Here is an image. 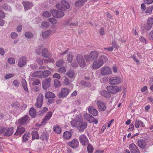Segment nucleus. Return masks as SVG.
<instances>
[{
  "label": "nucleus",
  "instance_id": "f257e3e1",
  "mask_svg": "<svg viewBox=\"0 0 153 153\" xmlns=\"http://www.w3.org/2000/svg\"><path fill=\"white\" fill-rule=\"evenodd\" d=\"M108 60L107 57L105 56L102 55L98 59L95 60L93 63L92 68L94 69H97L102 66L104 63Z\"/></svg>",
  "mask_w": 153,
  "mask_h": 153
},
{
  "label": "nucleus",
  "instance_id": "f03ea898",
  "mask_svg": "<svg viewBox=\"0 0 153 153\" xmlns=\"http://www.w3.org/2000/svg\"><path fill=\"white\" fill-rule=\"evenodd\" d=\"M51 73L50 71L47 70H44L43 71H35L32 74L31 76L38 78H45L48 76Z\"/></svg>",
  "mask_w": 153,
  "mask_h": 153
},
{
  "label": "nucleus",
  "instance_id": "7ed1b4c3",
  "mask_svg": "<svg viewBox=\"0 0 153 153\" xmlns=\"http://www.w3.org/2000/svg\"><path fill=\"white\" fill-rule=\"evenodd\" d=\"M122 81V78L119 76H114L111 78L109 80V83L112 85H118L121 83Z\"/></svg>",
  "mask_w": 153,
  "mask_h": 153
},
{
  "label": "nucleus",
  "instance_id": "20e7f679",
  "mask_svg": "<svg viewBox=\"0 0 153 153\" xmlns=\"http://www.w3.org/2000/svg\"><path fill=\"white\" fill-rule=\"evenodd\" d=\"M76 60L80 66L83 68L85 67L86 64L81 54H78L76 57Z\"/></svg>",
  "mask_w": 153,
  "mask_h": 153
},
{
  "label": "nucleus",
  "instance_id": "39448f33",
  "mask_svg": "<svg viewBox=\"0 0 153 153\" xmlns=\"http://www.w3.org/2000/svg\"><path fill=\"white\" fill-rule=\"evenodd\" d=\"M82 120V118L80 116H76L74 119L72 120L71 123V126L77 128Z\"/></svg>",
  "mask_w": 153,
  "mask_h": 153
},
{
  "label": "nucleus",
  "instance_id": "423d86ee",
  "mask_svg": "<svg viewBox=\"0 0 153 153\" xmlns=\"http://www.w3.org/2000/svg\"><path fill=\"white\" fill-rule=\"evenodd\" d=\"M51 11L54 17L58 18L60 19L64 16V12L61 11L53 9L51 10Z\"/></svg>",
  "mask_w": 153,
  "mask_h": 153
},
{
  "label": "nucleus",
  "instance_id": "0eeeda50",
  "mask_svg": "<svg viewBox=\"0 0 153 153\" xmlns=\"http://www.w3.org/2000/svg\"><path fill=\"white\" fill-rule=\"evenodd\" d=\"M43 95L42 94H40L36 101L35 105L38 108L41 107L43 99Z\"/></svg>",
  "mask_w": 153,
  "mask_h": 153
},
{
  "label": "nucleus",
  "instance_id": "6e6552de",
  "mask_svg": "<svg viewBox=\"0 0 153 153\" xmlns=\"http://www.w3.org/2000/svg\"><path fill=\"white\" fill-rule=\"evenodd\" d=\"M70 90L66 88H62L58 94L59 98H64L66 97L69 94Z\"/></svg>",
  "mask_w": 153,
  "mask_h": 153
},
{
  "label": "nucleus",
  "instance_id": "1a4fd4ad",
  "mask_svg": "<svg viewBox=\"0 0 153 153\" xmlns=\"http://www.w3.org/2000/svg\"><path fill=\"white\" fill-rule=\"evenodd\" d=\"M112 73L111 69L108 66L102 67L101 70V74L102 75L105 76Z\"/></svg>",
  "mask_w": 153,
  "mask_h": 153
},
{
  "label": "nucleus",
  "instance_id": "9d476101",
  "mask_svg": "<svg viewBox=\"0 0 153 153\" xmlns=\"http://www.w3.org/2000/svg\"><path fill=\"white\" fill-rule=\"evenodd\" d=\"M27 59L26 57L22 56L19 58L18 61V65L19 67L22 68L26 64Z\"/></svg>",
  "mask_w": 153,
  "mask_h": 153
},
{
  "label": "nucleus",
  "instance_id": "9b49d317",
  "mask_svg": "<svg viewBox=\"0 0 153 153\" xmlns=\"http://www.w3.org/2000/svg\"><path fill=\"white\" fill-rule=\"evenodd\" d=\"M107 89L109 93H111L113 94H116L121 91L119 87L118 86H109L107 87Z\"/></svg>",
  "mask_w": 153,
  "mask_h": 153
},
{
  "label": "nucleus",
  "instance_id": "f8f14e48",
  "mask_svg": "<svg viewBox=\"0 0 153 153\" xmlns=\"http://www.w3.org/2000/svg\"><path fill=\"white\" fill-rule=\"evenodd\" d=\"M51 80V79L50 77H49L45 79L42 82V87L44 89H46L50 86Z\"/></svg>",
  "mask_w": 153,
  "mask_h": 153
},
{
  "label": "nucleus",
  "instance_id": "ddd939ff",
  "mask_svg": "<svg viewBox=\"0 0 153 153\" xmlns=\"http://www.w3.org/2000/svg\"><path fill=\"white\" fill-rule=\"evenodd\" d=\"M68 144L71 148L76 149L79 146V142L77 139L74 138L71 141L68 142Z\"/></svg>",
  "mask_w": 153,
  "mask_h": 153
},
{
  "label": "nucleus",
  "instance_id": "4468645a",
  "mask_svg": "<svg viewBox=\"0 0 153 153\" xmlns=\"http://www.w3.org/2000/svg\"><path fill=\"white\" fill-rule=\"evenodd\" d=\"M97 103L100 111H104L106 110V105L104 102L99 100L97 101Z\"/></svg>",
  "mask_w": 153,
  "mask_h": 153
},
{
  "label": "nucleus",
  "instance_id": "2eb2a0df",
  "mask_svg": "<svg viewBox=\"0 0 153 153\" xmlns=\"http://www.w3.org/2000/svg\"><path fill=\"white\" fill-rule=\"evenodd\" d=\"M25 128L22 126V125L19 126L17 127L16 131L14 134V135L16 136L20 135L25 131Z\"/></svg>",
  "mask_w": 153,
  "mask_h": 153
},
{
  "label": "nucleus",
  "instance_id": "dca6fc26",
  "mask_svg": "<svg viewBox=\"0 0 153 153\" xmlns=\"http://www.w3.org/2000/svg\"><path fill=\"white\" fill-rule=\"evenodd\" d=\"M79 140L81 143L83 145H87L88 143V138L85 134L80 136Z\"/></svg>",
  "mask_w": 153,
  "mask_h": 153
},
{
  "label": "nucleus",
  "instance_id": "f3484780",
  "mask_svg": "<svg viewBox=\"0 0 153 153\" xmlns=\"http://www.w3.org/2000/svg\"><path fill=\"white\" fill-rule=\"evenodd\" d=\"M22 4L25 11H27L29 9H31L33 6L32 2L27 1H24L22 2Z\"/></svg>",
  "mask_w": 153,
  "mask_h": 153
},
{
  "label": "nucleus",
  "instance_id": "a211bd4d",
  "mask_svg": "<svg viewBox=\"0 0 153 153\" xmlns=\"http://www.w3.org/2000/svg\"><path fill=\"white\" fill-rule=\"evenodd\" d=\"M29 120V117L25 115L18 120V123L20 125H23L26 123Z\"/></svg>",
  "mask_w": 153,
  "mask_h": 153
},
{
  "label": "nucleus",
  "instance_id": "6ab92c4d",
  "mask_svg": "<svg viewBox=\"0 0 153 153\" xmlns=\"http://www.w3.org/2000/svg\"><path fill=\"white\" fill-rule=\"evenodd\" d=\"M52 115V113L51 111L48 112L42 120L41 123L42 124H45L51 118Z\"/></svg>",
  "mask_w": 153,
  "mask_h": 153
},
{
  "label": "nucleus",
  "instance_id": "aec40b11",
  "mask_svg": "<svg viewBox=\"0 0 153 153\" xmlns=\"http://www.w3.org/2000/svg\"><path fill=\"white\" fill-rule=\"evenodd\" d=\"M129 149L131 153H140V152L136 145L132 143L130 145Z\"/></svg>",
  "mask_w": 153,
  "mask_h": 153
},
{
  "label": "nucleus",
  "instance_id": "412c9836",
  "mask_svg": "<svg viewBox=\"0 0 153 153\" xmlns=\"http://www.w3.org/2000/svg\"><path fill=\"white\" fill-rule=\"evenodd\" d=\"M78 23L77 22L75 23L74 21V20L70 19L69 20H67L64 22L63 25H68L69 26H75L78 25Z\"/></svg>",
  "mask_w": 153,
  "mask_h": 153
},
{
  "label": "nucleus",
  "instance_id": "4be33fe9",
  "mask_svg": "<svg viewBox=\"0 0 153 153\" xmlns=\"http://www.w3.org/2000/svg\"><path fill=\"white\" fill-rule=\"evenodd\" d=\"M13 132V128L11 127L7 129L5 128L4 132L3 133L4 136H5L9 137L12 135Z\"/></svg>",
  "mask_w": 153,
  "mask_h": 153
},
{
  "label": "nucleus",
  "instance_id": "5701e85b",
  "mask_svg": "<svg viewBox=\"0 0 153 153\" xmlns=\"http://www.w3.org/2000/svg\"><path fill=\"white\" fill-rule=\"evenodd\" d=\"M87 126V124L85 122L82 121L80 124L77 127V129L80 131H82Z\"/></svg>",
  "mask_w": 153,
  "mask_h": 153
},
{
  "label": "nucleus",
  "instance_id": "b1692460",
  "mask_svg": "<svg viewBox=\"0 0 153 153\" xmlns=\"http://www.w3.org/2000/svg\"><path fill=\"white\" fill-rule=\"evenodd\" d=\"M42 56L45 58H48L51 56V54L47 48H44L42 51Z\"/></svg>",
  "mask_w": 153,
  "mask_h": 153
},
{
  "label": "nucleus",
  "instance_id": "393cba45",
  "mask_svg": "<svg viewBox=\"0 0 153 153\" xmlns=\"http://www.w3.org/2000/svg\"><path fill=\"white\" fill-rule=\"evenodd\" d=\"M84 117L90 123H92V121L94 120V118L93 117L87 113H86L84 114Z\"/></svg>",
  "mask_w": 153,
  "mask_h": 153
},
{
  "label": "nucleus",
  "instance_id": "a878e982",
  "mask_svg": "<svg viewBox=\"0 0 153 153\" xmlns=\"http://www.w3.org/2000/svg\"><path fill=\"white\" fill-rule=\"evenodd\" d=\"M138 146L141 148L144 149L146 147V142L142 140H139L137 142Z\"/></svg>",
  "mask_w": 153,
  "mask_h": 153
},
{
  "label": "nucleus",
  "instance_id": "bb28decb",
  "mask_svg": "<svg viewBox=\"0 0 153 153\" xmlns=\"http://www.w3.org/2000/svg\"><path fill=\"white\" fill-rule=\"evenodd\" d=\"M88 0H78L75 3L74 5L76 7H81Z\"/></svg>",
  "mask_w": 153,
  "mask_h": 153
},
{
  "label": "nucleus",
  "instance_id": "cd10ccee",
  "mask_svg": "<svg viewBox=\"0 0 153 153\" xmlns=\"http://www.w3.org/2000/svg\"><path fill=\"white\" fill-rule=\"evenodd\" d=\"M140 126L141 127H144L145 126V124L141 120L136 119L135 122V127L137 128Z\"/></svg>",
  "mask_w": 153,
  "mask_h": 153
},
{
  "label": "nucleus",
  "instance_id": "c85d7f7f",
  "mask_svg": "<svg viewBox=\"0 0 153 153\" xmlns=\"http://www.w3.org/2000/svg\"><path fill=\"white\" fill-rule=\"evenodd\" d=\"M89 54L92 60H93V59H96L98 57L99 53L98 52L96 51H92L90 52Z\"/></svg>",
  "mask_w": 153,
  "mask_h": 153
},
{
  "label": "nucleus",
  "instance_id": "c756f323",
  "mask_svg": "<svg viewBox=\"0 0 153 153\" xmlns=\"http://www.w3.org/2000/svg\"><path fill=\"white\" fill-rule=\"evenodd\" d=\"M89 112L94 116L98 115V112L94 107H91L88 108Z\"/></svg>",
  "mask_w": 153,
  "mask_h": 153
},
{
  "label": "nucleus",
  "instance_id": "7c9ffc66",
  "mask_svg": "<svg viewBox=\"0 0 153 153\" xmlns=\"http://www.w3.org/2000/svg\"><path fill=\"white\" fill-rule=\"evenodd\" d=\"M99 93L101 95L106 98H109L110 97V93L105 90H102L99 91Z\"/></svg>",
  "mask_w": 153,
  "mask_h": 153
},
{
  "label": "nucleus",
  "instance_id": "2f4dec72",
  "mask_svg": "<svg viewBox=\"0 0 153 153\" xmlns=\"http://www.w3.org/2000/svg\"><path fill=\"white\" fill-rule=\"evenodd\" d=\"M55 97V95L53 93L50 91L47 92L45 94V97L46 99L54 98Z\"/></svg>",
  "mask_w": 153,
  "mask_h": 153
},
{
  "label": "nucleus",
  "instance_id": "473e14b6",
  "mask_svg": "<svg viewBox=\"0 0 153 153\" xmlns=\"http://www.w3.org/2000/svg\"><path fill=\"white\" fill-rule=\"evenodd\" d=\"M29 114L32 118H34L36 115V111L33 107L30 108L29 111Z\"/></svg>",
  "mask_w": 153,
  "mask_h": 153
},
{
  "label": "nucleus",
  "instance_id": "72a5a7b5",
  "mask_svg": "<svg viewBox=\"0 0 153 153\" xmlns=\"http://www.w3.org/2000/svg\"><path fill=\"white\" fill-rule=\"evenodd\" d=\"M75 73L74 71L71 70H68L67 72V75L70 78H73L75 76Z\"/></svg>",
  "mask_w": 153,
  "mask_h": 153
},
{
  "label": "nucleus",
  "instance_id": "f704fd0d",
  "mask_svg": "<svg viewBox=\"0 0 153 153\" xmlns=\"http://www.w3.org/2000/svg\"><path fill=\"white\" fill-rule=\"evenodd\" d=\"M51 31L50 30H47L42 33V36L44 39L47 38L51 33Z\"/></svg>",
  "mask_w": 153,
  "mask_h": 153
},
{
  "label": "nucleus",
  "instance_id": "c9c22d12",
  "mask_svg": "<svg viewBox=\"0 0 153 153\" xmlns=\"http://www.w3.org/2000/svg\"><path fill=\"white\" fill-rule=\"evenodd\" d=\"M22 85L25 91L27 92H28V90L27 87V82L25 79H23L22 81Z\"/></svg>",
  "mask_w": 153,
  "mask_h": 153
},
{
  "label": "nucleus",
  "instance_id": "e433bc0d",
  "mask_svg": "<svg viewBox=\"0 0 153 153\" xmlns=\"http://www.w3.org/2000/svg\"><path fill=\"white\" fill-rule=\"evenodd\" d=\"M30 135V134L29 132H26L22 137L23 141L26 142L29 139Z\"/></svg>",
  "mask_w": 153,
  "mask_h": 153
},
{
  "label": "nucleus",
  "instance_id": "4c0bfd02",
  "mask_svg": "<svg viewBox=\"0 0 153 153\" xmlns=\"http://www.w3.org/2000/svg\"><path fill=\"white\" fill-rule=\"evenodd\" d=\"M63 135L65 139L69 140L71 136V134L69 132L66 131L64 133Z\"/></svg>",
  "mask_w": 153,
  "mask_h": 153
},
{
  "label": "nucleus",
  "instance_id": "58836bf2",
  "mask_svg": "<svg viewBox=\"0 0 153 153\" xmlns=\"http://www.w3.org/2000/svg\"><path fill=\"white\" fill-rule=\"evenodd\" d=\"M53 130L58 134L61 133L62 130L60 128L58 125H56L53 127Z\"/></svg>",
  "mask_w": 153,
  "mask_h": 153
},
{
  "label": "nucleus",
  "instance_id": "ea45409f",
  "mask_svg": "<svg viewBox=\"0 0 153 153\" xmlns=\"http://www.w3.org/2000/svg\"><path fill=\"white\" fill-rule=\"evenodd\" d=\"M74 57L71 52H69L67 55V61L68 62H71L73 60V58Z\"/></svg>",
  "mask_w": 153,
  "mask_h": 153
},
{
  "label": "nucleus",
  "instance_id": "a19ab883",
  "mask_svg": "<svg viewBox=\"0 0 153 153\" xmlns=\"http://www.w3.org/2000/svg\"><path fill=\"white\" fill-rule=\"evenodd\" d=\"M32 136L33 139H38L39 136L37 131H32Z\"/></svg>",
  "mask_w": 153,
  "mask_h": 153
},
{
  "label": "nucleus",
  "instance_id": "79ce46f5",
  "mask_svg": "<svg viewBox=\"0 0 153 153\" xmlns=\"http://www.w3.org/2000/svg\"><path fill=\"white\" fill-rule=\"evenodd\" d=\"M152 26H151L147 22V23L144 24L143 27L144 30H149Z\"/></svg>",
  "mask_w": 153,
  "mask_h": 153
},
{
  "label": "nucleus",
  "instance_id": "37998d69",
  "mask_svg": "<svg viewBox=\"0 0 153 153\" xmlns=\"http://www.w3.org/2000/svg\"><path fill=\"white\" fill-rule=\"evenodd\" d=\"M62 4L67 9H69L70 7L68 2L65 0H62L61 1Z\"/></svg>",
  "mask_w": 153,
  "mask_h": 153
},
{
  "label": "nucleus",
  "instance_id": "c03bdc74",
  "mask_svg": "<svg viewBox=\"0 0 153 153\" xmlns=\"http://www.w3.org/2000/svg\"><path fill=\"white\" fill-rule=\"evenodd\" d=\"M81 84L85 87H89L91 86V84L88 82H86L84 80H82L81 81Z\"/></svg>",
  "mask_w": 153,
  "mask_h": 153
},
{
  "label": "nucleus",
  "instance_id": "a18cd8bd",
  "mask_svg": "<svg viewBox=\"0 0 153 153\" xmlns=\"http://www.w3.org/2000/svg\"><path fill=\"white\" fill-rule=\"evenodd\" d=\"M25 35L26 37L28 38H32L33 36V34L30 32H26Z\"/></svg>",
  "mask_w": 153,
  "mask_h": 153
},
{
  "label": "nucleus",
  "instance_id": "49530a36",
  "mask_svg": "<svg viewBox=\"0 0 153 153\" xmlns=\"http://www.w3.org/2000/svg\"><path fill=\"white\" fill-rule=\"evenodd\" d=\"M84 58L87 62H89L90 61H92V60L90 56V54L84 56Z\"/></svg>",
  "mask_w": 153,
  "mask_h": 153
},
{
  "label": "nucleus",
  "instance_id": "de8ad7c7",
  "mask_svg": "<svg viewBox=\"0 0 153 153\" xmlns=\"http://www.w3.org/2000/svg\"><path fill=\"white\" fill-rule=\"evenodd\" d=\"M63 79V83L66 85H68L69 83V79L67 77H64Z\"/></svg>",
  "mask_w": 153,
  "mask_h": 153
},
{
  "label": "nucleus",
  "instance_id": "09e8293b",
  "mask_svg": "<svg viewBox=\"0 0 153 153\" xmlns=\"http://www.w3.org/2000/svg\"><path fill=\"white\" fill-rule=\"evenodd\" d=\"M41 26L44 27H49L50 25L47 21L42 22L41 24Z\"/></svg>",
  "mask_w": 153,
  "mask_h": 153
},
{
  "label": "nucleus",
  "instance_id": "8fccbe9b",
  "mask_svg": "<svg viewBox=\"0 0 153 153\" xmlns=\"http://www.w3.org/2000/svg\"><path fill=\"white\" fill-rule=\"evenodd\" d=\"M54 85L55 87H57L60 86L61 84L59 81L57 79L54 80Z\"/></svg>",
  "mask_w": 153,
  "mask_h": 153
},
{
  "label": "nucleus",
  "instance_id": "3c124183",
  "mask_svg": "<svg viewBox=\"0 0 153 153\" xmlns=\"http://www.w3.org/2000/svg\"><path fill=\"white\" fill-rule=\"evenodd\" d=\"M7 61L10 64H14L15 62V59L13 58H8V59Z\"/></svg>",
  "mask_w": 153,
  "mask_h": 153
},
{
  "label": "nucleus",
  "instance_id": "603ef678",
  "mask_svg": "<svg viewBox=\"0 0 153 153\" xmlns=\"http://www.w3.org/2000/svg\"><path fill=\"white\" fill-rule=\"evenodd\" d=\"M42 15L45 17L48 18L51 16V13L45 11L43 13Z\"/></svg>",
  "mask_w": 153,
  "mask_h": 153
},
{
  "label": "nucleus",
  "instance_id": "864d4df0",
  "mask_svg": "<svg viewBox=\"0 0 153 153\" xmlns=\"http://www.w3.org/2000/svg\"><path fill=\"white\" fill-rule=\"evenodd\" d=\"M48 20L51 24L53 25L56 24L57 22V20L53 18L49 19Z\"/></svg>",
  "mask_w": 153,
  "mask_h": 153
},
{
  "label": "nucleus",
  "instance_id": "5fc2aeb1",
  "mask_svg": "<svg viewBox=\"0 0 153 153\" xmlns=\"http://www.w3.org/2000/svg\"><path fill=\"white\" fill-rule=\"evenodd\" d=\"M93 148V147L89 144L87 147V150L88 153H92Z\"/></svg>",
  "mask_w": 153,
  "mask_h": 153
},
{
  "label": "nucleus",
  "instance_id": "6e6d98bb",
  "mask_svg": "<svg viewBox=\"0 0 153 153\" xmlns=\"http://www.w3.org/2000/svg\"><path fill=\"white\" fill-rule=\"evenodd\" d=\"M64 63L63 61L62 60H60L56 63V65L57 67H59L62 65Z\"/></svg>",
  "mask_w": 153,
  "mask_h": 153
},
{
  "label": "nucleus",
  "instance_id": "4d7b16f0",
  "mask_svg": "<svg viewBox=\"0 0 153 153\" xmlns=\"http://www.w3.org/2000/svg\"><path fill=\"white\" fill-rule=\"evenodd\" d=\"M10 36L12 39H15L18 37V35L15 32H12L10 34Z\"/></svg>",
  "mask_w": 153,
  "mask_h": 153
},
{
  "label": "nucleus",
  "instance_id": "13d9d810",
  "mask_svg": "<svg viewBox=\"0 0 153 153\" xmlns=\"http://www.w3.org/2000/svg\"><path fill=\"white\" fill-rule=\"evenodd\" d=\"M36 61L39 65H42L43 63V61L42 58L37 57H36Z\"/></svg>",
  "mask_w": 153,
  "mask_h": 153
},
{
  "label": "nucleus",
  "instance_id": "bf43d9fd",
  "mask_svg": "<svg viewBox=\"0 0 153 153\" xmlns=\"http://www.w3.org/2000/svg\"><path fill=\"white\" fill-rule=\"evenodd\" d=\"M56 7L57 8L61 10H63L64 9V8L62 6L61 4H57L56 5Z\"/></svg>",
  "mask_w": 153,
  "mask_h": 153
},
{
  "label": "nucleus",
  "instance_id": "052dcab7",
  "mask_svg": "<svg viewBox=\"0 0 153 153\" xmlns=\"http://www.w3.org/2000/svg\"><path fill=\"white\" fill-rule=\"evenodd\" d=\"M14 76V74H8L6 75V76L4 77V78L6 79H8L13 77V76Z\"/></svg>",
  "mask_w": 153,
  "mask_h": 153
},
{
  "label": "nucleus",
  "instance_id": "680f3d73",
  "mask_svg": "<svg viewBox=\"0 0 153 153\" xmlns=\"http://www.w3.org/2000/svg\"><path fill=\"white\" fill-rule=\"evenodd\" d=\"M66 69L64 67H62L59 69L58 71L60 73H64L66 71Z\"/></svg>",
  "mask_w": 153,
  "mask_h": 153
},
{
  "label": "nucleus",
  "instance_id": "e2e57ef3",
  "mask_svg": "<svg viewBox=\"0 0 153 153\" xmlns=\"http://www.w3.org/2000/svg\"><path fill=\"white\" fill-rule=\"evenodd\" d=\"M147 22L152 27L153 25V18H149Z\"/></svg>",
  "mask_w": 153,
  "mask_h": 153
},
{
  "label": "nucleus",
  "instance_id": "0e129e2a",
  "mask_svg": "<svg viewBox=\"0 0 153 153\" xmlns=\"http://www.w3.org/2000/svg\"><path fill=\"white\" fill-rule=\"evenodd\" d=\"M13 83L14 85L16 87H18L20 85V83L19 81L17 80H14Z\"/></svg>",
  "mask_w": 153,
  "mask_h": 153
},
{
  "label": "nucleus",
  "instance_id": "69168bd1",
  "mask_svg": "<svg viewBox=\"0 0 153 153\" xmlns=\"http://www.w3.org/2000/svg\"><path fill=\"white\" fill-rule=\"evenodd\" d=\"M113 48L117 49L119 48V46L116 45L115 41L114 40L112 41V46Z\"/></svg>",
  "mask_w": 153,
  "mask_h": 153
},
{
  "label": "nucleus",
  "instance_id": "338daca9",
  "mask_svg": "<svg viewBox=\"0 0 153 153\" xmlns=\"http://www.w3.org/2000/svg\"><path fill=\"white\" fill-rule=\"evenodd\" d=\"M12 106L13 107H17L18 108H19L20 107V105L19 103L18 102H14L12 104Z\"/></svg>",
  "mask_w": 153,
  "mask_h": 153
},
{
  "label": "nucleus",
  "instance_id": "774afa93",
  "mask_svg": "<svg viewBox=\"0 0 153 153\" xmlns=\"http://www.w3.org/2000/svg\"><path fill=\"white\" fill-rule=\"evenodd\" d=\"M148 37L149 39L153 40V30H152L150 32L148 35Z\"/></svg>",
  "mask_w": 153,
  "mask_h": 153
}]
</instances>
